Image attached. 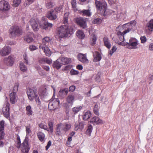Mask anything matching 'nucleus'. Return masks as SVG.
<instances>
[{
    "mask_svg": "<svg viewBox=\"0 0 153 153\" xmlns=\"http://www.w3.org/2000/svg\"><path fill=\"white\" fill-rule=\"evenodd\" d=\"M16 147L18 148H19L21 145V142L19 136L17 135L16 136Z\"/></svg>",
    "mask_w": 153,
    "mask_h": 153,
    "instance_id": "39",
    "label": "nucleus"
},
{
    "mask_svg": "<svg viewBox=\"0 0 153 153\" xmlns=\"http://www.w3.org/2000/svg\"><path fill=\"white\" fill-rule=\"evenodd\" d=\"M92 129V126L91 125H90L88 126V128L86 131V133L87 135L89 136L91 135V133Z\"/></svg>",
    "mask_w": 153,
    "mask_h": 153,
    "instance_id": "38",
    "label": "nucleus"
},
{
    "mask_svg": "<svg viewBox=\"0 0 153 153\" xmlns=\"http://www.w3.org/2000/svg\"><path fill=\"white\" fill-rule=\"evenodd\" d=\"M62 5L57 7L55 8L54 11H55L56 13H58L59 12L61 11V10L62 9Z\"/></svg>",
    "mask_w": 153,
    "mask_h": 153,
    "instance_id": "51",
    "label": "nucleus"
},
{
    "mask_svg": "<svg viewBox=\"0 0 153 153\" xmlns=\"http://www.w3.org/2000/svg\"><path fill=\"white\" fill-rule=\"evenodd\" d=\"M94 58L93 61L94 62H97L100 61L101 58V56L100 54L98 52H96L95 54H93Z\"/></svg>",
    "mask_w": 153,
    "mask_h": 153,
    "instance_id": "25",
    "label": "nucleus"
},
{
    "mask_svg": "<svg viewBox=\"0 0 153 153\" xmlns=\"http://www.w3.org/2000/svg\"><path fill=\"white\" fill-rule=\"evenodd\" d=\"M63 21L64 24L68 25V17H66V14H65L64 15V17Z\"/></svg>",
    "mask_w": 153,
    "mask_h": 153,
    "instance_id": "58",
    "label": "nucleus"
},
{
    "mask_svg": "<svg viewBox=\"0 0 153 153\" xmlns=\"http://www.w3.org/2000/svg\"><path fill=\"white\" fill-rule=\"evenodd\" d=\"M141 40V42L142 43H143L145 42L146 41V38L145 36H141L140 38Z\"/></svg>",
    "mask_w": 153,
    "mask_h": 153,
    "instance_id": "59",
    "label": "nucleus"
},
{
    "mask_svg": "<svg viewBox=\"0 0 153 153\" xmlns=\"http://www.w3.org/2000/svg\"><path fill=\"white\" fill-rule=\"evenodd\" d=\"M76 35L80 39H83L85 36L84 33L81 30H78L76 32Z\"/></svg>",
    "mask_w": 153,
    "mask_h": 153,
    "instance_id": "34",
    "label": "nucleus"
},
{
    "mask_svg": "<svg viewBox=\"0 0 153 153\" xmlns=\"http://www.w3.org/2000/svg\"><path fill=\"white\" fill-rule=\"evenodd\" d=\"M56 13L54 10L50 11L47 13V17L51 20H55L57 17Z\"/></svg>",
    "mask_w": 153,
    "mask_h": 153,
    "instance_id": "15",
    "label": "nucleus"
},
{
    "mask_svg": "<svg viewBox=\"0 0 153 153\" xmlns=\"http://www.w3.org/2000/svg\"><path fill=\"white\" fill-rule=\"evenodd\" d=\"M4 62L7 65L12 66L14 62V59L11 56H9L7 58H5Z\"/></svg>",
    "mask_w": 153,
    "mask_h": 153,
    "instance_id": "19",
    "label": "nucleus"
},
{
    "mask_svg": "<svg viewBox=\"0 0 153 153\" xmlns=\"http://www.w3.org/2000/svg\"><path fill=\"white\" fill-rule=\"evenodd\" d=\"M79 13L84 16L90 17L91 15V13L89 10H80Z\"/></svg>",
    "mask_w": 153,
    "mask_h": 153,
    "instance_id": "21",
    "label": "nucleus"
},
{
    "mask_svg": "<svg viewBox=\"0 0 153 153\" xmlns=\"http://www.w3.org/2000/svg\"><path fill=\"white\" fill-rule=\"evenodd\" d=\"M77 24L80 27L83 28H86L87 27L86 21V19L82 18H79L76 19Z\"/></svg>",
    "mask_w": 153,
    "mask_h": 153,
    "instance_id": "12",
    "label": "nucleus"
},
{
    "mask_svg": "<svg viewBox=\"0 0 153 153\" xmlns=\"http://www.w3.org/2000/svg\"><path fill=\"white\" fill-rule=\"evenodd\" d=\"M48 126H49V129L51 132H52L53 131V123L52 122H49L48 123Z\"/></svg>",
    "mask_w": 153,
    "mask_h": 153,
    "instance_id": "47",
    "label": "nucleus"
},
{
    "mask_svg": "<svg viewBox=\"0 0 153 153\" xmlns=\"http://www.w3.org/2000/svg\"><path fill=\"white\" fill-rule=\"evenodd\" d=\"M4 122L2 120L0 121V131H4Z\"/></svg>",
    "mask_w": 153,
    "mask_h": 153,
    "instance_id": "45",
    "label": "nucleus"
},
{
    "mask_svg": "<svg viewBox=\"0 0 153 153\" xmlns=\"http://www.w3.org/2000/svg\"><path fill=\"white\" fill-rule=\"evenodd\" d=\"M137 22L135 20H133L130 22L129 23H126L123 25H127L129 24L130 25H131L132 27H135L136 25Z\"/></svg>",
    "mask_w": 153,
    "mask_h": 153,
    "instance_id": "52",
    "label": "nucleus"
},
{
    "mask_svg": "<svg viewBox=\"0 0 153 153\" xmlns=\"http://www.w3.org/2000/svg\"><path fill=\"white\" fill-rule=\"evenodd\" d=\"M78 57L79 60L81 62L84 63H87L88 62V60L86 58V54L79 53L78 55Z\"/></svg>",
    "mask_w": 153,
    "mask_h": 153,
    "instance_id": "18",
    "label": "nucleus"
},
{
    "mask_svg": "<svg viewBox=\"0 0 153 153\" xmlns=\"http://www.w3.org/2000/svg\"><path fill=\"white\" fill-rule=\"evenodd\" d=\"M129 43H126V45H127V47L130 49H135V47L137 45V43L136 41L132 42V39H130Z\"/></svg>",
    "mask_w": 153,
    "mask_h": 153,
    "instance_id": "17",
    "label": "nucleus"
},
{
    "mask_svg": "<svg viewBox=\"0 0 153 153\" xmlns=\"http://www.w3.org/2000/svg\"><path fill=\"white\" fill-rule=\"evenodd\" d=\"M102 22V20L100 18H97L92 21V23L94 24H99Z\"/></svg>",
    "mask_w": 153,
    "mask_h": 153,
    "instance_id": "46",
    "label": "nucleus"
},
{
    "mask_svg": "<svg viewBox=\"0 0 153 153\" xmlns=\"http://www.w3.org/2000/svg\"><path fill=\"white\" fill-rule=\"evenodd\" d=\"M82 108V107H75L73 108L72 110L74 114H76L80 111Z\"/></svg>",
    "mask_w": 153,
    "mask_h": 153,
    "instance_id": "40",
    "label": "nucleus"
},
{
    "mask_svg": "<svg viewBox=\"0 0 153 153\" xmlns=\"http://www.w3.org/2000/svg\"><path fill=\"white\" fill-rule=\"evenodd\" d=\"M37 137L39 140L42 142L45 141V135L44 134L41 132H39L37 133Z\"/></svg>",
    "mask_w": 153,
    "mask_h": 153,
    "instance_id": "32",
    "label": "nucleus"
},
{
    "mask_svg": "<svg viewBox=\"0 0 153 153\" xmlns=\"http://www.w3.org/2000/svg\"><path fill=\"white\" fill-rule=\"evenodd\" d=\"M104 45L107 48L110 49L111 47V44L110 40L107 37H105L103 39Z\"/></svg>",
    "mask_w": 153,
    "mask_h": 153,
    "instance_id": "22",
    "label": "nucleus"
},
{
    "mask_svg": "<svg viewBox=\"0 0 153 153\" xmlns=\"http://www.w3.org/2000/svg\"><path fill=\"white\" fill-rule=\"evenodd\" d=\"M10 102L11 103L14 104L17 101L16 93V92H13L10 94Z\"/></svg>",
    "mask_w": 153,
    "mask_h": 153,
    "instance_id": "20",
    "label": "nucleus"
},
{
    "mask_svg": "<svg viewBox=\"0 0 153 153\" xmlns=\"http://www.w3.org/2000/svg\"><path fill=\"white\" fill-rule=\"evenodd\" d=\"M34 99H35V101L37 105L38 106H40L41 104V102L39 98V97L38 96V95L35 98H34Z\"/></svg>",
    "mask_w": 153,
    "mask_h": 153,
    "instance_id": "48",
    "label": "nucleus"
},
{
    "mask_svg": "<svg viewBox=\"0 0 153 153\" xmlns=\"http://www.w3.org/2000/svg\"><path fill=\"white\" fill-rule=\"evenodd\" d=\"M19 85V84L18 83H16L15 84L13 88V92H16L18 91V89Z\"/></svg>",
    "mask_w": 153,
    "mask_h": 153,
    "instance_id": "54",
    "label": "nucleus"
},
{
    "mask_svg": "<svg viewBox=\"0 0 153 153\" xmlns=\"http://www.w3.org/2000/svg\"><path fill=\"white\" fill-rule=\"evenodd\" d=\"M39 126L41 128L44 129L47 131H49L48 130L47 126L44 123H41L40 124H39Z\"/></svg>",
    "mask_w": 153,
    "mask_h": 153,
    "instance_id": "50",
    "label": "nucleus"
},
{
    "mask_svg": "<svg viewBox=\"0 0 153 153\" xmlns=\"http://www.w3.org/2000/svg\"><path fill=\"white\" fill-rule=\"evenodd\" d=\"M91 37L90 40V44L92 46H94L96 43L97 39V36L94 34L91 35Z\"/></svg>",
    "mask_w": 153,
    "mask_h": 153,
    "instance_id": "30",
    "label": "nucleus"
},
{
    "mask_svg": "<svg viewBox=\"0 0 153 153\" xmlns=\"http://www.w3.org/2000/svg\"><path fill=\"white\" fill-rule=\"evenodd\" d=\"M5 134L4 131H0V140L4 139Z\"/></svg>",
    "mask_w": 153,
    "mask_h": 153,
    "instance_id": "57",
    "label": "nucleus"
},
{
    "mask_svg": "<svg viewBox=\"0 0 153 153\" xmlns=\"http://www.w3.org/2000/svg\"><path fill=\"white\" fill-rule=\"evenodd\" d=\"M31 127L30 124L25 126L26 135L21 147V151L23 153H28L30 149L28 143V136L31 132Z\"/></svg>",
    "mask_w": 153,
    "mask_h": 153,
    "instance_id": "3",
    "label": "nucleus"
},
{
    "mask_svg": "<svg viewBox=\"0 0 153 153\" xmlns=\"http://www.w3.org/2000/svg\"><path fill=\"white\" fill-rule=\"evenodd\" d=\"M10 51V48L9 47H4L1 50L0 54L2 56H4L9 54Z\"/></svg>",
    "mask_w": 153,
    "mask_h": 153,
    "instance_id": "16",
    "label": "nucleus"
},
{
    "mask_svg": "<svg viewBox=\"0 0 153 153\" xmlns=\"http://www.w3.org/2000/svg\"><path fill=\"white\" fill-rule=\"evenodd\" d=\"M131 29L130 28H128L127 29L125 30L123 32V34H125L129 32L131 30Z\"/></svg>",
    "mask_w": 153,
    "mask_h": 153,
    "instance_id": "64",
    "label": "nucleus"
},
{
    "mask_svg": "<svg viewBox=\"0 0 153 153\" xmlns=\"http://www.w3.org/2000/svg\"><path fill=\"white\" fill-rule=\"evenodd\" d=\"M21 0H13V6L14 7H18L20 4Z\"/></svg>",
    "mask_w": 153,
    "mask_h": 153,
    "instance_id": "44",
    "label": "nucleus"
},
{
    "mask_svg": "<svg viewBox=\"0 0 153 153\" xmlns=\"http://www.w3.org/2000/svg\"><path fill=\"white\" fill-rule=\"evenodd\" d=\"M76 88V87L74 85H71L69 87V91L71 92H73L75 91Z\"/></svg>",
    "mask_w": 153,
    "mask_h": 153,
    "instance_id": "56",
    "label": "nucleus"
},
{
    "mask_svg": "<svg viewBox=\"0 0 153 153\" xmlns=\"http://www.w3.org/2000/svg\"><path fill=\"white\" fill-rule=\"evenodd\" d=\"M30 22L33 30L38 31L41 25H40L39 21L37 19H31L30 21Z\"/></svg>",
    "mask_w": 153,
    "mask_h": 153,
    "instance_id": "8",
    "label": "nucleus"
},
{
    "mask_svg": "<svg viewBox=\"0 0 153 153\" xmlns=\"http://www.w3.org/2000/svg\"><path fill=\"white\" fill-rule=\"evenodd\" d=\"M68 93V91L67 88L61 89L59 93V96L62 97H64L66 96Z\"/></svg>",
    "mask_w": 153,
    "mask_h": 153,
    "instance_id": "24",
    "label": "nucleus"
},
{
    "mask_svg": "<svg viewBox=\"0 0 153 153\" xmlns=\"http://www.w3.org/2000/svg\"><path fill=\"white\" fill-rule=\"evenodd\" d=\"M62 65V63L59 62V59H58L54 62L53 64V67L54 68L59 69L61 67Z\"/></svg>",
    "mask_w": 153,
    "mask_h": 153,
    "instance_id": "27",
    "label": "nucleus"
},
{
    "mask_svg": "<svg viewBox=\"0 0 153 153\" xmlns=\"http://www.w3.org/2000/svg\"><path fill=\"white\" fill-rule=\"evenodd\" d=\"M146 27L150 31H153V19H151L146 24Z\"/></svg>",
    "mask_w": 153,
    "mask_h": 153,
    "instance_id": "28",
    "label": "nucleus"
},
{
    "mask_svg": "<svg viewBox=\"0 0 153 153\" xmlns=\"http://www.w3.org/2000/svg\"><path fill=\"white\" fill-rule=\"evenodd\" d=\"M51 141H49L47 145L45 147V149L46 150H48L50 146L51 145Z\"/></svg>",
    "mask_w": 153,
    "mask_h": 153,
    "instance_id": "63",
    "label": "nucleus"
},
{
    "mask_svg": "<svg viewBox=\"0 0 153 153\" xmlns=\"http://www.w3.org/2000/svg\"><path fill=\"white\" fill-rule=\"evenodd\" d=\"M42 21L43 23V28L45 29H47L48 27H52L53 26L52 24L49 23L47 21H44V19H43Z\"/></svg>",
    "mask_w": 153,
    "mask_h": 153,
    "instance_id": "26",
    "label": "nucleus"
},
{
    "mask_svg": "<svg viewBox=\"0 0 153 153\" xmlns=\"http://www.w3.org/2000/svg\"><path fill=\"white\" fill-rule=\"evenodd\" d=\"M71 4L72 6V7L75 11H76L77 10L76 8V0H72L71 1Z\"/></svg>",
    "mask_w": 153,
    "mask_h": 153,
    "instance_id": "41",
    "label": "nucleus"
},
{
    "mask_svg": "<svg viewBox=\"0 0 153 153\" xmlns=\"http://www.w3.org/2000/svg\"><path fill=\"white\" fill-rule=\"evenodd\" d=\"M29 49L31 51L35 50L37 49V47L34 45H31L29 47Z\"/></svg>",
    "mask_w": 153,
    "mask_h": 153,
    "instance_id": "60",
    "label": "nucleus"
},
{
    "mask_svg": "<svg viewBox=\"0 0 153 153\" xmlns=\"http://www.w3.org/2000/svg\"><path fill=\"white\" fill-rule=\"evenodd\" d=\"M10 8V5L8 2L4 0L0 1V10L7 11L9 10Z\"/></svg>",
    "mask_w": 153,
    "mask_h": 153,
    "instance_id": "9",
    "label": "nucleus"
},
{
    "mask_svg": "<svg viewBox=\"0 0 153 153\" xmlns=\"http://www.w3.org/2000/svg\"><path fill=\"white\" fill-rule=\"evenodd\" d=\"M73 33V28L72 27L67 25L61 26L58 29L57 35L60 38L70 36Z\"/></svg>",
    "mask_w": 153,
    "mask_h": 153,
    "instance_id": "2",
    "label": "nucleus"
},
{
    "mask_svg": "<svg viewBox=\"0 0 153 153\" xmlns=\"http://www.w3.org/2000/svg\"><path fill=\"white\" fill-rule=\"evenodd\" d=\"M53 3L51 2L47 3L46 4V7L48 9H50L53 7Z\"/></svg>",
    "mask_w": 153,
    "mask_h": 153,
    "instance_id": "53",
    "label": "nucleus"
},
{
    "mask_svg": "<svg viewBox=\"0 0 153 153\" xmlns=\"http://www.w3.org/2000/svg\"><path fill=\"white\" fill-rule=\"evenodd\" d=\"M90 123L93 124L94 125H95L103 124V122L99 117L95 116L91 119L90 121Z\"/></svg>",
    "mask_w": 153,
    "mask_h": 153,
    "instance_id": "14",
    "label": "nucleus"
},
{
    "mask_svg": "<svg viewBox=\"0 0 153 153\" xmlns=\"http://www.w3.org/2000/svg\"><path fill=\"white\" fill-rule=\"evenodd\" d=\"M62 64L63 65H65L70 63L71 62V59L68 58L62 57L61 59Z\"/></svg>",
    "mask_w": 153,
    "mask_h": 153,
    "instance_id": "31",
    "label": "nucleus"
},
{
    "mask_svg": "<svg viewBox=\"0 0 153 153\" xmlns=\"http://www.w3.org/2000/svg\"><path fill=\"white\" fill-rule=\"evenodd\" d=\"M59 101L58 98L51 99L48 104V108L50 110H54L59 107Z\"/></svg>",
    "mask_w": 153,
    "mask_h": 153,
    "instance_id": "6",
    "label": "nucleus"
},
{
    "mask_svg": "<svg viewBox=\"0 0 153 153\" xmlns=\"http://www.w3.org/2000/svg\"><path fill=\"white\" fill-rule=\"evenodd\" d=\"M20 68L21 70L23 72L26 71L27 70V67L22 62L20 63Z\"/></svg>",
    "mask_w": 153,
    "mask_h": 153,
    "instance_id": "37",
    "label": "nucleus"
},
{
    "mask_svg": "<svg viewBox=\"0 0 153 153\" xmlns=\"http://www.w3.org/2000/svg\"><path fill=\"white\" fill-rule=\"evenodd\" d=\"M49 41V38L46 37L42 39V43L39 46L40 49H42L43 51L46 56H51V52L46 44L47 43H48Z\"/></svg>",
    "mask_w": 153,
    "mask_h": 153,
    "instance_id": "4",
    "label": "nucleus"
},
{
    "mask_svg": "<svg viewBox=\"0 0 153 153\" xmlns=\"http://www.w3.org/2000/svg\"><path fill=\"white\" fill-rule=\"evenodd\" d=\"M116 34L119 38V39L121 42L117 41L116 42L119 45H121L123 46H125L126 44L124 42L125 39L124 38V35L123 33L121 31H118L117 32Z\"/></svg>",
    "mask_w": 153,
    "mask_h": 153,
    "instance_id": "10",
    "label": "nucleus"
},
{
    "mask_svg": "<svg viewBox=\"0 0 153 153\" xmlns=\"http://www.w3.org/2000/svg\"><path fill=\"white\" fill-rule=\"evenodd\" d=\"M62 124L64 131L65 132L70 130L71 126V124L68 122Z\"/></svg>",
    "mask_w": 153,
    "mask_h": 153,
    "instance_id": "29",
    "label": "nucleus"
},
{
    "mask_svg": "<svg viewBox=\"0 0 153 153\" xmlns=\"http://www.w3.org/2000/svg\"><path fill=\"white\" fill-rule=\"evenodd\" d=\"M100 74L99 73H98L96 75L95 77V79L96 81H99L100 80Z\"/></svg>",
    "mask_w": 153,
    "mask_h": 153,
    "instance_id": "62",
    "label": "nucleus"
},
{
    "mask_svg": "<svg viewBox=\"0 0 153 153\" xmlns=\"http://www.w3.org/2000/svg\"><path fill=\"white\" fill-rule=\"evenodd\" d=\"M23 57L24 58V62L25 63L27 64L28 63V59L27 57V55L26 53L24 54Z\"/></svg>",
    "mask_w": 153,
    "mask_h": 153,
    "instance_id": "61",
    "label": "nucleus"
},
{
    "mask_svg": "<svg viewBox=\"0 0 153 153\" xmlns=\"http://www.w3.org/2000/svg\"><path fill=\"white\" fill-rule=\"evenodd\" d=\"M117 50V48L115 46H113L111 49L109 51V54L111 56L113 53L116 51Z\"/></svg>",
    "mask_w": 153,
    "mask_h": 153,
    "instance_id": "42",
    "label": "nucleus"
},
{
    "mask_svg": "<svg viewBox=\"0 0 153 153\" xmlns=\"http://www.w3.org/2000/svg\"><path fill=\"white\" fill-rule=\"evenodd\" d=\"M56 134L58 135H61L64 133V130L62 123H60L57 124L56 126Z\"/></svg>",
    "mask_w": 153,
    "mask_h": 153,
    "instance_id": "13",
    "label": "nucleus"
},
{
    "mask_svg": "<svg viewBox=\"0 0 153 153\" xmlns=\"http://www.w3.org/2000/svg\"><path fill=\"white\" fill-rule=\"evenodd\" d=\"M95 4L97 10L100 12L101 15L105 16L114 13V11L111 10L107 9V4L104 1L101 2L95 0Z\"/></svg>",
    "mask_w": 153,
    "mask_h": 153,
    "instance_id": "1",
    "label": "nucleus"
},
{
    "mask_svg": "<svg viewBox=\"0 0 153 153\" xmlns=\"http://www.w3.org/2000/svg\"><path fill=\"white\" fill-rule=\"evenodd\" d=\"M91 116V112L89 111H87L85 113L83 116V119L84 120L88 119Z\"/></svg>",
    "mask_w": 153,
    "mask_h": 153,
    "instance_id": "33",
    "label": "nucleus"
},
{
    "mask_svg": "<svg viewBox=\"0 0 153 153\" xmlns=\"http://www.w3.org/2000/svg\"><path fill=\"white\" fill-rule=\"evenodd\" d=\"M9 36L11 38H14L17 36L21 35L22 34V31L18 26H13L9 30Z\"/></svg>",
    "mask_w": 153,
    "mask_h": 153,
    "instance_id": "5",
    "label": "nucleus"
},
{
    "mask_svg": "<svg viewBox=\"0 0 153 153\" xmlns=\"http://www.w3.org/2000/svg\"><path fill=\"white\" fill-rule=\"evenodd\" d=\"M10 104L7 102L4 105L2 108V111L3 113L4 116L7 118H9L10 116Z\"/></svg>",
    "mask_w": 153,
    "mask_h": 153,
    "instance_id": "11",
    "label": "nucleus"
},
{
    "mask_svg": "<svg viewBox=\"0 0 153 153\" xmlns=\"http://www.w3.org/2000/svg\"><path fill=\"white\" fill-rule=\"evenodd\" d=\"M33 35L32 33H29L28 34L24 36V40L28 43L31 42L33 40V39L32 37Z\"/></svg>",
    "mask_w": 153,
    "mask_h": 153,
    "instance_id": "23",
    "label": "nucleus"
},
{
    "mask_svg": "<svg viewBox=\"0 0 153 153\" xmlns=\"http://www.w3.org/2000/svg\"><path fill=\"white\" fill-rule=\"evenodd\" d=\"M45 63H46L48 64H50L52 62L51 59H49L47 58H44Z\"/></svg>",
    "mask_w": 153,
    "mask_h": 153,
    "instance_id": "55",
    "label": "nucleus"
},
{
    "mask_svg": "<svg viewBox=\"0 0 153 153\" xmlns=\"http://www.w3.org/2000/svg\"><path fill=\"white\" fill-rule=\"evenodd\" d=\"M98 106L97 104H95L94 108V113L97 115H99V113L98 112Z\"/></svg>",
    "mask_w": 153,
    "mask_h": 153,
    "instance_id": "43",
    "label": "nucleus"
},
{
    "mask_svg": "<svg viewBox=\"0 0 153 153\" xmlns=\"http://www.w3.org/2000/svg\"><path fill=\"white\" fill-rule=\"evenodd\" d=\"M27 94L29 99L33 101L34 98L38 95L37 90L34 88H28L27 90Z\"/></svg>",
    "mask_w": 153,
    "mask_h": 153,
    "instance_id": "7",
    "label": "nucleus"
},
{
    "mask_svg": "<svg viewBox=\"0 0 153 153\" xmlns=\"http://www.w3.org/2000/svg\"><path fill=\"white\" fill-rule=\"evenodd\" d=\"M26 110L27 115L29 116L32 115L33 111L30 105H28L26 107Z\"/></svg>",
    "mask_w": 153,
    "mask_h": 153,
    "instance_id": "35",
    "label": "nucleus"
},
{
    "mask_svg": "<svg viewBox=\"0 0 153 153\" xmlns=\"http://www.w3.org/2000/svg\"><path fill=\"white\" fill-rule=\"evenodd\" d=\"M66 100L68 103L72 104L74 100V96L72 95H69L67 98Z\"/></svg>",
    "mask_w": 153,
    "mask_h": 153,
    "instance_id": "36",
    "label": "nucleus"
},
{
    "mask_svg": "<svg viewBox=\"0 0 153 153\" xmlns=\"http://www.w3.org/2000/svg\"><path fill=\"white\" fill-rule=\"evenodd\" d=\"M79 73V72L73 69H72L70 72V74L71 75H77Z\"/></svg>",
    "mask_w": 153,
    "mask_h": 153,
    "instance_id": "49",
    "label": "nucleus"
}]
</instances>
